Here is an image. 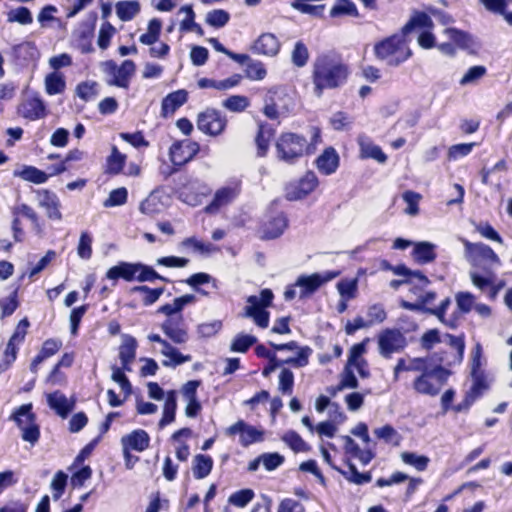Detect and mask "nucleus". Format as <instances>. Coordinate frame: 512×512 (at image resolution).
I'll return each mask as SVG.
<instances>
[{"label":"nucleus","instance_id":"1","mask_svg":"<svg viewBox=\"0 0 512 512\" xmlns=\"http://www.w3.org/2000/svg\"><path fill=\"white\" fill-rule=\"evenodd\" d=\"M349 75V66L340 56L333 53L318 55L312 66L314 94L321 97L324 90L343 86Z\"/></svg>","mask_w":512,"mask_h":512},{"label":"nucleus","instance_id":"2","mask_svg":"<svg viewBox=\"0 0 512 512\" xmlns=\"http://www.w3.org/2000/svg\"><path fill=\"white\" fill-rule=\"evenodd\" d=\"M460 240L464 246L465 259L471 266L469 272L486 273L501 266L500 258L488 245L482 242L473 243L464 238Z\"/></svg>","mask_w":512,"mask_h":512},{"label":"nucleus","instance_id":"3","mask_svg":"<svg viewBox=\"0 0 512 512\" xmlns=\"http://www.w3.org/2000/svg\"><path fill=\"white\" fill-rule=\"evenodd\" d=\"M374 54L377 59L386 62L389 66H399L407 61L412 52L405 39V34L392 35L374 45Z\"/></svg>","mask_w":512,"mask_h":512},{"label":"nucleus","instance_id":"4","mask_svg":"<svg viewBox=\"0 0 512 512\" xmlns=\"http://www.w3.org/2000/svg\"><path fill=\"white\" fill-rule=\"evenodd\" d=\"M421 347L425 350L432 349L436 344L440 343L448 347L449 354L452 359L441 357L440 361L448 365L459 364L463 360L465 342L463 336H453L450 334L441 335L439 330L431 329L425 332L420 339Z\"/></svg>","mask_w":512,"mask_h":512},{"label":"nucleus","instance_id":"5","mask_svg":"<svg viewBox=\"0 0 512 512\" xmlns=\"http://www.w3.org/2000/svg\"><path fill=\"white\" fill-rule=\"evenodd\" d=\"M449 375L448 370L438 365L416 376L412 382V388L420 395L435 397L446 384Z\"/></svg>","mask_w":512,"mask_h":512},{"label":"nucleus","instance_id":"6","mask_svg":"<svg viewBox=\"0 0 512 512\" xmlns=\"http://www.w3.org/2000/svg\"><path fill=\"white\" fill-rule=\"evenodd\" d=\"M273 297L270 289H263L259 295L249 296L243 316L252 318L254 323L260 328H267L270 314L266 311V308L272 304Z\"/></svg>","mask_w":512,"mask_h":512},{"label":"nucleus","instance_id":"7","mask_svg":"<svg viewBox=\"0 0 512 512\" xmlns=\"http://www.w3.org/2000/svg\"><path fill=\"white\" fill-rule=\"evenodd\" d=\"M291 106V98L284 86H274L267 90L264 96V115L276 120L280 116L289 112Z\"/></svg>","mask_w":512,"mask_h":512},{"label":"nucleus","instance_id":"8","mask_svg":"<svg viewBox=\"0 0 512 512\" xmlns=\"http://www.w3.org/2000/svg\"><path fill=\"white\" fill-rule=\"evenodd\" d=\"M101 70L106 75V83L109 86L127 89L136 66L132 60H125L120 66H117L113 60H108L101 63Z\"/></svg>","mask_w":512,"mask_h":512},{"label":"nucleus","instance_id":"9","mask_svg":"<svg viewBox=\"0 0 512 512\" xmlns=\"http://www.w3.org/2000/svg\"><path fill=\"white\" fill-rule=\"evenodd\" d=\"M22 431V439L34 445L39 437L40 430L32 413V404L20 406L11 416Z\"/></svg>","mask_w":512,"mask_h":512},{"label":"nucleus","instance_id":"10","mask_svg":"<svg viewBox=\"0 0 512 512\" xmlns=\"http://www.w3.org/2000/svg\"><path fill=\"white\" fill-rule=\"evenodd\" d=\"M278 157L287 162L292 163L295 159L304 154L305 149L309 151L306 140L293 133L283 134L276 145Z\"/></svg>","mask_w":512,"mask_h":512},{"label":"nucleus","instance_id":"11","mask_svg":"<svg viewBox=\"0 0 512 512\" xmlns=\"http://www.w3.org/2000/svg\"><path fill=\"white\" fill-rule=\"evenodd\" d=\"M340 271H324L310 275H300L296 280L300 299H305L314 294L322 285L332 281L340 275Z\"/></svg>","mask_w":512,"mask_h":512},{"label":"nucleus","instance_id":"12","mask_svg":"<svg viewBox=\"0 0 512 512\" xmlns=\"http://www.w3.org/2000/svg\"><path fill=\"white\" fill-rule=\"evenodd\" d=\"M17 114L27 121H37L44 119L48 115V110L39 93L31 92L21 99L17 106Z\"/></svg>","mask_w":512,"mask_h":512},{"label":"nucleus","instance_id":"13","mask_svg":"<svg viewBox=\"0 0 512 512\" xmlns=\"http://www.w3.org/2000/svg\"><path fill=\"white\" fill-rule=\"evenodd\" d=\"M379 354L391 358L394 353L401 352L407 346L404 334L398 329H385L378 335Z\"/></svg>","mask_w":512,"mask_h":512},{"label":"nucleus","instance_id":"14","mask_svg":"<svg viewBox=\"0 0 512 512\" xmlns=\"http://www.w3.org/2000/svg\"><path fill=\"white\" fill-rule=\"evenodd\" d=\"M225 434L230 437L238 435L240 445L248 447L254 443L264 441L265 431L244 420H238L236 423L226 428Z\"/></svg>","mask_w":512,"mask_h":512},{"label":"nucleus","instance_id":"15","mask_svg":"<svg viewBox=\"0 0 512 512\" xmlns=\"http://www.w3.org/2000/svg\"><path fill=\"white\" fill-rule=\"evenodd\" d=\"M227 124V120L215 109H206L197 118V127L200 131L211 136L221 134Z\"/></svg>","mask_w":512,"mask_h":512},{"label":"nucleus","instance_id":"16","mask_svg":"<svg viewBox=\"0 0 512 512\" xmlns=\"http://www.w3.org/2000/svg\"><path fill=\"white\" fill-rule=\"evenodd\" d=\"M241 190L240 181L233 180L220 187L214 194L212 202L205 208L208 213H215L221 207L230 204L239 195Z\"/></svg>","mask_w":512,"mask_h":512},{"label":"nucleus","instance_id":"17","mask_svg":"<svg viewBox=\"0 0 512 512\" xmlns=\"http://www.w3.org/2000/svg\"><path fill=\"white\" fill-rule=\"evenodd\" d=\"M121 446L124 458H131V451L143 452L150 444V436L143 429H136L122 436Z\"/></svg>","mask_w":512,"mask_h":512},{"label":"nucleus","instance_id":"18","mask_svg":"<svg viewBox=\"0 0 512 512\" xmlns=\"http://www.w3.org/2000/svg\"><path fill=\"white\" fill-rule=\"evenodd\" d=\"M318 186V178L313 172H307L298 182L291 183L286 188V197L294 201L306 197Z\"/></svg>","mask_w":512,"mask_h":512},{"label":"nucleus","instance_id":"19","mask_svg":"<svg viewBox=\"0 0 512 512\" xmlns=\"http://www.w3.org/2000/svg\"><path fill=\"white\" fill-rule=\"evenodd\" d=\"M199 151V144L190 140L174 143L170 147L171 162L176 166H182L190 161Z\"/></svg>","mask_w":512,"mask_h":512},{"label":"nucleus","instance_id":"20","mask_svg":"<svg viewBox=\"0 0 512 512\" xmlns=\"http://www.w3.org/2000/svg\"><path fill=\"white\" fill-rule=\"evenodd\" d=\"M469 277L472 284L480 291L488 292V297L491 300L496 299L502 284H496V274L494 270H488L486 273H478L477 271L469 272Z\"/></svg>","mask_w":512,"mask_h":512},{"label":"nucleus","instance_id":"21","mask_svg":"<svg viewBox=\"0 0 512 512\" xmlns=\"http://www.w3.org/2000/svg\"><path fill=\"white\" fill-rule=\"evenodd\" d=\"M164 334L177 344L185 343L189 336L183 316L167 318L161 325Z\"/></svg>","mask_w":512,"mask_h":512},{"label":"nucleus","instance_id":"22","mask_svg":"<svg viewBox=\"0 0 512 512\" xmlns=\"http://www.w3.org/2000/svg\"><path fill=\"white\" fill-rule=\"evenodd\" d=\"M428 369V361L422 357H402L397 360L393 368V379L398 381L403 372H415L422 374Z\"/></svg>","mask_w":512,"mask_h":512},{"label":"nucleus","instance_id":"23","mask_svg":"<svg viewBox=\"0 0 512 512\" xmlns=\"http://www.w3.org/2000/svg\"><path fill=\"white\" fill-rule=\"evenodd\" d=\"M281 49L279 39L273 33H262L251 46L254 54L267 57L276 56Z\"/></svg>","mask_w":512,"mask_h":512},{"label":"nucleus","instance_id":"24","mask_svg":"<svg viewBox=\"0 0 512 512\" xmlns=\"http://www.w3.org/2000/svg\"><path fill=\"white\" fill-rule=\"evenodd\" d=\"M366 352V343L361 342L355 344L350 349L349 357L346 366L350 369L356 370L362 378H367L370 375L368 363L363 358Z\"/></svg>","mask_w":512,"mask_h":512},{"label":"nucleus","instance_id":"25","mask_svg":"<svg viewBox=\"0 0 512 512\" xmlns=\"http://www.w3.org/2000/svg\"><path fill=\"white\" fill-rule=\"evenodd\" d=\"M357 142L360 148V158L374 159L381 164L387 161V155L369 137L360 135Z\"/></svg>","mask_w":512,"mask_h":512},{"label":"nucleus","instance_id":"26","mask_svg":"<svg viewBox=\"0 0 512 512\" xmlns=\"http://www.w3.org/2000/svg\"><path fill=\"white\" fill-rule=\"evenodd\" d=\"M38 203L41 207L46 209L47 216L53 220H61L62 214L60 212V203L58 197L48 190L37 191Z\"/></svg>","mask_w":512,"mask_h":512},{"label":"nucleus","instance_id":"27","mask_svg":"<svg viewBox=\"0 0 512 512\" xmlns=\"http://www.w3.org/2000/svg\"><path fill=\"white\" fill-rule=\"evenodd\" d=\"M48 406L62 418H66L74 409V401L68 399L62 392L55 391L46 395Z\"/></svg>","mask_w":512,"mask_h":512},{"label":"nucleus","instance_id":"28","mask_svg":"<svg viewBox=\"0 0 512 512\" xmlns=\"http://www.w3.org/2000/svg\"><path fill=\"white\" fill-rule=\"evenodd\" d=\"M188 99V92L184 89H180L169 93L161 104V115L168 117L172 115L178 108L184 105Z\"/></svg>","mask_w":512,"mask_h":512},{"label":"nucleus","instance_id":"29","mask_svg":"<svg viewBox=\"0 0 512 512\" xmlns=\"http://www.w3.org/2000/svg\"><path fill=\"white\" fill-rule=\"evenodd\" d=\"M318 170L324 175H331L336 172L339 166V155L332 147L326 148L316 159Z\"/></svg>","mask_w":512,"mask_h":512},{"label":"nucleus","instance_id":"30","mask_svg":"<svg viewBox=\"0 0 512 512\" xmlns=\"http://www.w3.org/2000/svg\"><path fill=\"white\" fill-rule=\"evenodd\" d=\"M137 342L131 335L122 336V344L119 347V358L122 363L123 369L131 371V363L136 356Z\"/></svg>","mask_w":512,"mask_h":512},{"label":"nucleus","instance_id":"31","mask_svg":"<svg viewBox=\"0 0 512 512\" xmlns=\"http://www.w3.org/2000/svg\"><path fill=\"white\" fill-rule=\"evenodd\" d=\"M342 440L344 441L345 453L352 458L358 459L361 464L367 465L374 458L375 454L370 449H361L350 436H342Z\"/></svg>","mask_w":512,"mask_h":512},{"label":"nucleus","instance_id":"32","mask_svg":"<svg viewBox=\"0 0 512 512\" xmlns=\"http://www.w3.org/2000/svg\"><path fill=\"white\" fill-rule=\"evenodd\" d=\"M136 268L137 263L120 262L107 271L106 277L110 280H118L121 278L131 282L136 279Z\"/></svg>","mask_w":512,"mask_h":512},{"label":"nucleus","instance_id":"33","mask_svg":"<svg viewBox=\"0 0 512 512\" xmlns=\"http://www.w3.org/2000/svg\"><path fill=\"white\" fill-rule=\"evenodd\" d=\"M23 342L21 333H13L10 337L0 362V373L6 371L16 360L18 346Z\"/></svg>","mask_w":512,"mask_h":512},{"label":"nucleus","instance_id":"34","mask_svg":"<svg viewBox=\"0 0 512 512\" xmlns=\"http://www.w3.org/2000/svg\"><path fill=\"white\" fill-rule=\"evenodd\" d=\"M127 161V155L120 152L119 149L112 145L111 152L106 158L105 173L109 175H119L123 172Z\"/></svg>","mask_w":512,"mask_h":512},{"label":"nucleus","instance_id":"35","mask_svg":"<svg viewBox=\"0 0 512 512\" xmlns=\"http://www.w3.org/2000/svg\"><path fill=\"white\" fill-rule=\"evenodd\" d=\"M287 218L279 213L263 225V238L275 239L283 234L287 227Z\"/></svg>","mask_w":512,"mask_h":512},{"label":"nucleus","instance_id":"36","mask_svg":"<svg viewBox=\"0 0 512 512\" xmlns=\"http://www.w3.org/2000/svg\"><path fill=\"white\" fill-rule=\"evenodd\" d=\"M389 269H391L395 275L404 276L405 280L409 281L410 284H415L416 289H423L429 283L427 277L421 272L411 271L404 265L395 267L389 266Z\"/></svg>","mask_w":512,"mask_h":512},{"label":"nucleus","instance_id":"37","mask_svg":"<svg viewBox=\"0 0 512 512\" xmlns=\"http://www.w3.org/2000/svg\"><path fill=\"white\" fill-rule=\"evenodd\" d=\"M471 377L473 383L465 399L467 406L479 398L489 388V383L484 372L471 374Z\"/></svg>","mask_w":512,"mask_h":512},{"label":"nucleus","instance_id":"38","mask_svg":"<svg viewBox=\"0 0 512 512\" xmlns=\"http://www.w3.org/2000/svg\"><path fill=\"white\" fill-rule=\"evenodd\" d=\"M44 87L45 92L50 96L64 93L66 89L64 75L57 71L48 73L44 79Z\"/></svg>","mask_w":512,"mask_h":512},{"label":"nucleus","instance_id":"39","mask_svg":"<svg viewBox=\"0 0 512 512\" xmlns=\"http://www.w3.org/2000/svg\"><path fill=\"white\" fill-rule=\"evenodd\" d=\"M176 409L177 394L176 391L170 390L166 393L163 415L159 421L160 428H164L166 425L171 424L175 420Z\"/></svg>","mask_w":512,"mask_h":512},{"label":"nucleus","instance_id":"40","mask_svg":"<svg viewBox=\"0 0 512 512\" xmlns=\"http://www.w3.org/2000/svg\"><path fill=\"white\" fill-rule=\"evenodd\" d=\"M436 246L430 242H418L414 245L413 258L417 263L426 264L436 258Z\"/></svg>","mask_w":512,"mask_h":512},{"label":"nucleus","instance_id":"41","mask_svg":"<svg viewBox=\"0 0 512 512\" xmlns=\"http://www.w3.org/2000/svg\"><path fill=\"white\" fill-rule=\"evenodd\" d=\"M14 176L34 184H43L48 180V175L34 166H23L14 171Z\"/></svg>","mask_w":512,"mask_h":512},{"label":"nucleus","instance_id":"42","mask_svg":"<svg viewBox=\"0 0 512 512\" xmlns=\"http://www.w3.org/2000/svg\"><path fill=\"white\" fill-rule=\"evenodd\" d=\"M115 10L120 20L130 21L140 12V3L136 0L119 1L115 5Z\"/></svg>","mask_w":512,"mask_h":512},{"label":"nucleus","instance_id":"43","mask_svg":"<svg viewBox=\"0 0 512 512\" xmlns=\"http://www.w3.org/2000/svg\"><path fill=\"white\" fill-rule=\"evenodd\" d=\"M341 299L353 300L358 295V277L343 278L336 284Z\"/></svg>","mask_w":512,"mask_h":512},{"label":"nucleus","instance_id":"44","mask_svg":"<svg viewBox=\"0 0 512 512\" xmlns=\"http://www.w3.org/2000/svg\"><path fill=\"white\" fill-rule=\"evenodd\" d=\"M160 353L167 359L163 360L164 366H177L191 360L190 356H184L180 351L169 343H164Z\"/></svg>","mask_w":512,"mask_h":512},{"label":"nucleus","instance_id":"45","mask_svg":"<svg viewBox=\"0 0 512 512\" xmlns=\"http://www.w3.org/2000/svg\"><path fill=\"white\" fill-rule=\"evenodd\" d=\"M281 440L295 453L308 452L309 444L294 430L286 431Z\"/></svg>","mask_w":512,"mask_h":512},{"label":"nucleus","instance_id":"46","mask_svg":"<svg viewBox=\"0 0 512 512\" xmlns=\"http://www.w3.org/2000/svg\"><path fill=\"white\" fill-rule=\"evenodd\" d=\"M427 29L433 28V22L431 17L425 12H415L409 22L403 27V34H408L413 29Z\"/></svg>","mask_w":512,"mask_h":512},{"label":"nucleus","instance_id":"47","mask_svg":"<svg viewBox=\"0 0 512 512\" xmlns=\"http://www.w3.org/2000/svg\"><path fill=\"white\" fill-rule=\"evenodd\" d=\"M213 467V460L208 455L198 454L193 461V475L196 479H203L207 477Z\"/></svg>","mask_w":512,"mask_h":512},{"label":"nucleus","instance_id":"48","mask_svg":"<svg viewBox=\"0 0 512 512\" xmlns=\"http://www.w3.org/2000/svg\"><path fill=\"white\" fill-rule=\"evenodd\" d=\"M12 54L18 60L29 61L37 57L38 51L34 43L27 41L14 45Z\"/></svg>","mask_w":512,"mask_h":512},{"label":"nucleus","instance_id":"49","mask_svg":"<svg viewBox=\"0 0 512 512\" xmlns=\"http://www.w3.org/2000/svg\"><path fill=\"white\" fill-rule=\"evenodd\" d=\"M331 17L358 16L356 5L351 0H337L330 11Z\"/></svg>","mask_w":512,"mask_h":512},{"label":"nucleus","instance_id":"50","mask_svg":"<svg viewBox=\"0 0 512 512\" xmlns=\"http://www.w3.org/2000/svg\"><path fill=\"white\" fill-rule=\"evenodd\" d=\"M222 106L231 112L240 113L250 106V100L244 95H232L222 102Z\"/></svg>","mask_w":512,"mask_h":512},{"label":"nucleus","instance_id":"51","mask_svg":"<svg viewBox=\"0 0 512 512\" xmlns=\"http://www.w3.org/2000/svg\"><path fill=\"white\" fill-rule=\"evenodd\" d=\"M401 460L412 467H414L418 471H424L428 467L430 459L425 455H419L414 452H402Z\"/></svg>","mask_w":512,"mask_h":512},{"label":"nucleus","instance_id":"52","mask_svg":"<svg viewBox=\"0 0 512 512\" xmlns=\"http://www.w3.org/2000/svg\"><path fill=\"white\" fill-rule=\"evenodd\" d=\"M75 92L80 99L90 101L99 94V85L96 81H84L76 86Z\"/></svg>","mask_w":512,"mask_h":512},{"label":"nucleus","instance_id":"53","mask_svg":"<svg viewBox=\"0 0 512 512\" xmlns=\"http://www.w3.org/2000/svg\"><path fill=\"white\" fill-rule=\"evenodd\" d=\"M310 54L303 41H297L291 53V61L298 68L304 67L309 60Z\"/></svg>","mask_w":512,"mask_h":512},{"label":"nucleus","instance_id":"54","mask_svg":"<svg viewBox=\"0 0 512 512\" xmlns=\"http://www.w3.org/2000/svg\"><path fill=\"white\" fill-rule=\"evenodd\" d=\"M257 341V338L250 334H237L231 342L230 350L232 352L245 353Z\"/></svg>","mask_w":512,"mask_h":512},{"label":"nucleus","instance_id":"55","mask_svg":"<svg viewBox=\"0 0 512 512\" xmlns=\"http://www.w3.org/2000/svg\"><path fill=\"white\" fill-rule=\"evenodd\" d=\"M444 32L461 49H468L473 45L472 37L466 32L455 28H447Z\"/></svg>","mask_w":512,"mask_h":512},{"label":"nucleus","instance_id":"56","mask_svg":"<svg viewBox=\"0 0 512 512\" xmlns=\"http://www.w3.org/2000/svg\"><path fill=\"white\" fill-rule=\"evenodd\" d=\"M387 317V313L382 304L376 303L368 306L366 316L364 317L369 327L382 323Z\"/></svg>","mask_w":512,"mask_h":512},{"label":"nucleus","instance_id":"57","mask_svg":"<svg viewBox=\"0 0 512 512\" xmlns=\"http://www.w3.org/2000/svg\"><path fill=\"white\" fill-rule=\"evenodd\" d=\"M374 434L378 439L395 446L399 445L401 440L400 434L389 424L374 429Z\"/></svg>","mask_w":512,"mask_h":512},{"label":"nucleus","instance_id":"58","mask_svg":"<svg viewBox=\"0 0 512 512\" xmlns=\"http://www.w3.org/2000/svg\"><path fill=\"white\" fill-rule=\"evenodd\" d=\"M139 209L143 214L155 215L162 211L163 204L157 194L151 193L141 202Z\"/></svg>","mask_w":512,"mask_h":512},{"label":"nucleus","instance_id":"59","mask_svg":"<svg viewBox=\"0 0 512 512\" xmlns=\"http://www.w3.org/2000/svg\"><path fill=\"white\" fill-rule=\"evenodd\" d=\"M7 21L10 23L17 22L21 25H28L33 22L31 11L27 7H18L12 9L7 14Z\"/></svg>","mask_w":512,"mask_h":512},{"label":"nucleus","instance_id":"60","mask_svg":"<svg viewBox=\"0 0 512 512\" xmlns=\"http://www.w3.org/2000/svg\"><path fill=\"white\" fill-rule=\"evenodd\" d=\"M92 243L93 238L90 233L86 231L82 232L77 246V254L81 259L89 260L91 258Z\"/></svg>","mask_w":512,"mask_h":512},{"label":"nucleus","instance_id":"61","mask_svg":"<svg viewBox=\"0 0 512 512\" xmlns=\"http://www.w3.org/2000/svg\"><path fill=\"white\" fill-rule=\"evenodd\" d=\"M245 72L249 79L257 81L264 79L267 75L265 65L260 61L252 59L247 63Z\"/></svg>","mask_w":512,"mask_h":512},{"label":"nucleus","instance_id":"62","mask_svg":"<svg viewBox=\"0 0 512 512\" xmlns=\"http://www.w3.org/2000/svg\"><path fill=\"white\" fill-rule=\"evenodd\" d=\"M294 387V374L289 369H282L279 374L278 390L283 395H291Z\"/></svg>","mask_w":512,"mask_h":512},{"label":"nucleus","instance_id":"63","mask_svg":"<svg viewBox=\"0 0 512 512\" xmlns=\"http://www.w3.org/2000/svg\"><path fill=\"white\" fill-rule=\"evenodd\" d=\"M128 191L126 188L121 187L114 189L110 192L108 198L104 201V207H115L124 205L127 202Z\"/></svg>","mask_w":512,"mask_h":512},{"label":"nucleus","instance_id":"64","mask_svg":"<svg viewBox=\"0 0 512 512\" xmlns=\"http://www.w3.org/2000/svg\"><path fill=\"white\" fill-rule=\"evenodd\" d=\"M230 19L229 13L222 9H215L207 13L206 22L210 26L220 28L225 26Z\"/></svg>","mask_w":512,"mask_h":512}]
</instances>
